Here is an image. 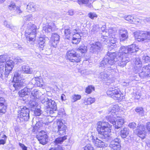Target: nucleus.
<instances>
[{"instance_id": "f257e3e1", "label": "nucleus", "mask_w": 150, "mask_h": 150, "mask_svg": "<svg viewBox=\"0 0 150 150\" xmlns=\"http://www.w3.org/2000/svg\"><path fill=\"white\" fill-rule=\"evenodd\" d=\"M119 53L120 50L119 52H113L109 55H106L101 62V66H104L108 70H113L115 68L114 64L117 59H118V65L122 67H124L129 62V57L127 55L126 56L125 54H123L120 55Z\"/></svg>"}, {"instance_id": "f03ea898", "label": "nucleus", "mask_w": 150, "mask_h": 150, "mask_svg": "<svg viewBox=\"0 0 150 150\" xmlns=\"http://www.w3.org/2000/svg\"><path fill=\"white\" fill-rule=\"evenodd\" d=\"M119 107L117 105H115L110 107L108 109V114L111 115L106 117V119L113 125L115 124V128L118 129L121 127L124 123V119L122 117H119L117 118L116 122L115 121V117L113 116L119 110Z\"/></svg>"}, {"instance_id": "7ed1b4c3", "label": "nucleus", "mask_w": 150, "mask_h": 150, "mask_svg": "<svg viewBox=\"0 0 150 150\" xmlns=\"http://www.w3.org/2000/svg\"><path fill=\"white\" fill-rule=\"evenodd\" d=\"M97 129L99 134H100V137L106 141L110 138V133L111 129V126L108 122L104 121H100L97 123Z\"/></svg>"}, {"instance_id": "20e7f679", "label": "nucleus", "mask_w": 150, "mask_h": 150, "mask_svg": "<svg viewBox=\"0 0 150 150\" xmlns=\"http://www.w3.org/2000/svg\"><path fill=\"white\" fill-rule=\"evenodd\" d=\"M41 101L44 105L45 112L47 114L52 115L58 111L56 110L57 105L54 100L49 99L46 97L42 95L41 97Z\"/></svg>"}, {"instance_id": "39448f33", "label": "nucleus", "mask_w": 150, "mask_h": 150, "mask_svg": "<svg viewBox=\"0 0 150 150\" xmlns=\"http://www.w3.org/2000/svg\"><path fill=\"white\" fill-rule=\"evenodd\" d=\"M37 32V27L36 25L30 23H28L25 31V36L27 40L29 41H35Z\"/></svg>"}, {"instance_id": "423d86ee", "label": "nucleus", "mask_w": 150, "mask_h": 150, "mask_svg": "<svg viewBox=\"0 0 150 150\" xmlns=\"http://www.w3.org/2000/svg\"><path fill=\"white\" fill-rule=\"evenodd\" d=\"M29 109L27 107H20L18 111L17 121L20 122L28 121L29 118Z\"/></svg>"}, {"instance_id": "0eeeda50", "label": "nucleus", "mask_w": 150, "mask_h": 150, "mask_svg": "<svg viewBox=\"0 0 150 150\" xmlns=\"http://www.w3.org/2000/svg\"><path fill=\"white\" fill-rule=\"evenodd\" d=\"M107 94L114 99H123V94H122L120 89L117 87H110L106 92Z\"/></svg>"}, {"instance_id": "6e6552de", "label": "nucleus", "mask_w": 150, "mask_h": 150, "mask_svg": "<svg viewBox=\"0 0 150 150\" xmlns=\"http://www.w3.org/2000/svg\"><path fill=\"white\" fill-rule=\"evenodd\" d=\"M139 50L138 46L134 44H132L128 46H122L120 48L119 54L120 55L121 54H125L126 56L127 55L129 57L130 53L136 52Z\"/></svg>"}, {"instance_id": "1a4fd4ad", "label": "nucleus", "mask_w": 150, "mask_h": 150, "mask_svg": "<svg viewBox=\"0 0 150 150\" xmlns=\"http://www.w3.org/2000/svg\"><path fill=\"white\" fill-rule=\"evenodd\" d=\"M135 39L138 41L146 42L150 39V31H137L134 34Z\"/></svg>"}, {"instance_id": "9d476101", "label": "nucleus", "mask_w": 150, "mask_h": 150, "mask_svg": "<svg viewBox=\"0 0 150 150\" xmlns=\"http://www.w3.org/2000/svg\"><path fill=\"white\" fill-rule=\"evenodd\" d=\"M113 31L112 28L109 30V33H108V35H105V36L103 35V39H101V41H103L105 44H107L108 43H110V44L112 45V44L114 45L117 42V38H115V35L114 34H112Z\"/></svg>"}, {"instance_id": "9b49d317", "label": "nucleus", "mask_w": 150, "mask_h": 150, "mask_svg": "<svg viewBox=\"0 0 150 150\" xmlns=\"http://www.w3.org/2000/svg\"><path fill=\"white\" fill-rule=\"evenodd\" d=\"M66 58L69 61L72 62H79L81 60V57L76 55V52L73 50L68 51L67 53Z\"/></svg>"}, {"instance_id": "f8f14e48", "label": "nucleus", "mask_w": 150, "mask_h": 150, "mask_svg": "<svg viewBox=\"0 0 150 150\" xmlns=\"http://www.w3.org/2000/svg\"><path fill=\"white\" fill-rule=\"evenodd\" d=\"M90 138L93 144L98 148L107 147L108 144L107 143L98 139L96 136L91 135Z\"/></svg>"}, {"instance_id": "ddd939ff", "label": "nucleus", "mask_w": 150, "mask_h": 150, "mask_svg": "<svg viewBox=\"0 0 150 150\" xmlns=\"http://www.w3.org/2000/svg\"><path fill=\"white\" fill-rule=\"evenodd\" d=\"M139 76L141 78L149 76H150V64L144 66L140 69L139 72Z\"/></svg>"}, {"instance_id": "4468645a", "label": "nucleus", "mask_w": 150, "mask_h": 150, "mask_svg": "<svg viewBox=\"0 0 150 150\" xmlns=\"http://www.w3.org/2000/svg\"><path fill=\"white\" fill-rule=\"evenodd\" d=\"M90 52L93 53H96L99 52L102 46L101 44L99 42L90 43Z\"/></svg>"}, {"instance_id": "2eb2a0df", "label": "nucleus", "mask_w": 150, "mask_h": 150, "mask_svg": "<svg viewBox=\"0 0 150 150\" xmlns=\"http://www.w3.org/2000/svg\"><path fill=\"white\" fill-rule=\"evenodd\" d=\"M34 87V84L30 82L29 84L23 89L19 91V96L21 97H24L25 96L30 94L32 88Z\"/></svg>"}, {"instance_id": "dca6fc26", "label": "nucleus", "mask_w": 150, "mask_h": 150, "mask_svg": "<svg viewBox=\"0 0 150 150\" xmlns=\"http://www.w3.org/2000/svg\"><path fill=\"white\" fill-rule=\"evenodd\" d=\"M56 122L57 126L58 134L64 135L66 133V126L63 123L61 119L57 120Z\"/></svg>"}, {"instance_id": "f3484780", "label": "nucleus", "mask_w": 150, "mask_h": 150, "mask_svg": "<svg viewBox=\"0 0 150 150\" xmlns=\"http://www.w3.org/2000/svg\"><path fill=\"white\" fill-rule=\"evenodd\" d=\"M120 142V139L118 138H116L112 140L109 145L111 150H120L121 147Z\"/></svg>"}, {"instance_id": "a211bd4d", "label": "nucleus", "mask_w": 150, "mask_h": 150, "mask_svg": "<svg viewBox=\"0 0 150 150\" xmlns=\"http://www.w3.org/2000/svg\"><path fill=\"white\" fill-rule=\"evenodd\" d=\"M134 132L142 139H144L146 136L145 127L143 125L137 126Z\"/></svg>"}, {"instance_id": "6ab92c4d", "label": "nucleus", "mask_w": 150, "mask_h": 150, "mask_svg": "<svg viewBox=\"0 0 150 150\" xmlns=\"http://www.w3.org/2000/svg\"><path fill=\"white\" fill-rule=\"evenodd\" d=\"M101 64V62H100ZM100 66L101 67L105 68V69H104V70L103 71L101 72L100 75L99 76V78L101 79V80H105L108 78L109 76L110 75L111 72L113 71V70H110L108 69V68H106L104 66H102L101 65Z\"/></svg>"}, {"instance_id": "aec40b11", "label": "nucleus", "mask_w": 150, "mask_h": 150, "mask_svg": "<svg viewBox=\"0 0 150 150\" xmlns=\"http://www.w3.org/2000/svg\"><path fill=\"white\" fill-rule=\"evenodd\" d=\"M134 71L135 73H138L142 67V62L139 57L136 58L133 61Z\"/></svg>"}, {"instance_id": "412c9836", "label": "nucleus", "mask_w": 150, "mask_h": 150, "mask_svg": "<svg viewBox=\"0 0 150 150\" xmlns=\"http://www.w3.org/2000/svg\"><path fill=\"white\" fill-rule=\"evenodd\" d=\"M8 8L9 10L13 11L14 15H16V14L20 15L22 12L20 7L16 6L15 4L12 2L8 6Z\"/></svg>"}, {"instance_id": "4be33fe9", "label": "nucleus", "mask_w": 150, "mask_h": 150, "mask_svg": "<svg viewBox=\"0 0 150 150\" xmlns=\"http://www.w3.org/2000/svg\"><path fill=\"white\" fill-rule=\"evenodd\" d=\"M14 81L15 82L13 84V86L16 90L20 89L21 87L25 86L26 84L25 80L23 79L15 80Z\"/></svg>"}, {"instance_id": "5701e85b", "label": "nucleus", "mask_w": 150, "mask_h": 150, "mask_svg": "<svg viewBox=\"0 0 150 150\" xmlns=\"http://www.w3.org/2000/svg\"><path fill=\"white\" fill-rule=\"evenodd\" d=\"M59 36L56 33H52L50 41L52 45L54 47H56L59 42Z\"/></svg>"}, {"instance_id": "b1692460", "label": "nucleus", "mask_w": 150, "mask_h": 150, "mask_svg": "<svg viewBox=\"0 0 150 150\" xmlns=\"http://www.w3.org/2000/svg\"><path fill=\"white\" fill-rule=\"evenodd\" d=\"M119 34L120 35V40L121 41H124L128 38V32L125 29H122L119 30Z\"/></svg>"}, {"instance_id": "393cba45", "label": "nucleus", "mask_w": 150, "mask_h": 150, "mask_svg": "<svg viewBox=\"0 0 150 150\" xmlns=\"http://www.w3.org/2000/svg\"><path fill=\"white\" fill-rule=\"evenodd\" d=\"M14 63L13 61L8 60L7 61L5 64V70L8 73L12 70L14 66Z\"/></svg>"}, {"instance_id": "a878e982", "label": "nucleus", "mask_w": 150, "mask_h": 150, "mask_svg": "<svg viewBox=\"0 0 150 150\" xmlns=\"http://www.w3.org/2000/svg\"><path fill=\"white\" fill-rule=\"evenodd\" d=\"M41 92L37 89H35L32 91L30 98L31 99L36 100L38 99L40 97H41Z\"/></svg>"}, {"instance_id": "bb28decb", "label": "nucleus", "mask_w": 150, "mask_h": 150, "mask_svg": "<svg viewBox=\"0 0 150 150\" xmlns=\"http://www.w3.org/2000/svg\"><path fill=\"white\" fill-rule=\"evenodd\" d=\"M56 26L53 23H50L43 28V30L46 33H48L54 30L56 28Z\"/></svg>"}, {"instance_id": "cd10ccee", "label": "nucleus", "mask_w": 150, "mask_h": 150, "mask_svg": "<svg viewBox=\"0 0 150 150\" xmlns=\"http://www.w3.org/2000/svg\"><path fill=\"white\" fill-rule=\"evenodd\" d=\"M42 79L39 77H35L32 79L31 81V84H33V81H35V83L37 86L39 87H42L44 85V83L42 82Z\"/></svg>"}, {"instance_id": "c85d7f7f", "label": "nucleus", "mask_w": 150, "mask_h": 150, "mask_svg": "<svg viewBox=\"0 0 150 150\" xmlns=\"http://www.w3.org/2000/svg\"><path fill=\"white\" fill-rule=\"evenodd\" d=\"M38 104L36 100L31 99L29 102L28 106L29 108L32 111H33L38 107Z\"/></svg>"}, {"instance_id": "c756f323", "label": "nucleus", "mask_w": 150, "mask_h": 150, "mask_svg": "<svg viewBox=\"0 0 150 150\" xmlns=\"http://www.w3.org/2000/svg\"><path fill=\"white\" fill-rule=\"evenodd\" d=\"M129 132V129L127 127H125L120 131V135L122 138H125L128 136Z\"/></svg>"}, {"instance_id": "7c9ffc66", "label": "nucleus", "mask_w": 150, "mask_h": 150, "mask_svg": "<svg viewBox=\"0 0 150 150\" xmlns=\"http://www.w3.org/2000/svg\"><path fill=\"white\" fill-rule=\"evenodd\" d=\"M81 36L79 33H76L73 34L72 38V42L74 44L79 43L80 41Z\"/></svg>"}, {"instance_id": "2f4dec72", "label": "nucleus", "mask_w": 150, "mask_h": 150, "mask_svg": "<svg viewBox=\"0 0 150 150\" xmlns=\"http://www.w3.org/2000/svg\"><path fill=\"white\" fill-rule=\"evenodd\" d=\"M95 101V98H88L84 99L83 103L85 105H91Z\"/></svg>"}, {"instance_id": "473e14b6", "label": "nucleus", "mask_w": 150, "mask_h": 150, "mask_svg": "<svg viewBox=\"0 0 150 150\" xmlns=\"http://www.w3.org/2000/svg\"><path fill=\"white\" fill-rule=\"evenodd\" d=\"M22 71L24 73L27 74H31L32 71L28 65H23L22 67Z\"/></svg>"}, {"instance_id": "72a5a7b5", "label": "nucleus", "mask_w": 150, "mask_h": 150, "mask_svg": "<svg viewBox=\"0 0 150 150\" xmlns=\"http://www.w3.org/2000/svg\"><path fill=\"white\" fill-rule=\"evenodd\" d=\"M45 39L42 37L39 38L38 40V43L40 48V50H42L45 45Z\"/></svg>"}, {"instance_id": "f704fd0d", "label": "nucleus", "mask_w": 150, "mask_h": 150, "mask_svg": "<svg viewBox=\"0 0 150 150\" xmlns=\"http://www.w3.org/2000/svg\"><path fill=\"white\" fill-rule=\"evenodd\" d=\"M77 50L82 53H85L87 50V47L84 44H82L79 46Z\"/></svg>"}, {"instance_id": "c9c22d12", "label": "nucleus", "mask_w": 150, "mask_h": 150, "mask_svg": "<svg viewBox=\"0 0 150 150\" xmlns=\"http://www.w3.org/2000/svg\"><path fill=\"white\" fill-rule=\"evenodd\" d=\"M23 76L21 75V71H18L15 72L13 78V80L15 81L22 79Z\"/></svg>"}, {"instance_id": "e433bc0d", "label": "nucleus", "mask_w": 150, "mask_h": 150, "mask_svg": "<svg viewBox=\"0 0 150 150\" xmlns=\"http://www.w3.org/2000/svg\"><path fill=\"white\" fill-rule=\"evenodd\" d=\"M27 8L30 12H34L36 10L35 5L31 3L28 4L27 6Z\"/></svg>"}, {"instance_id": "4c0bfd02", "label": "nucleus", "mask_w": 150, "mask_h": 150, "mask_svg": "<svg viewBox=\"0 0 150 150\" xmlns=\"http://www.w3.org/2000/svg\"><path fill=\"white\" fill-rule=\"evenodd\" d=\"M64 34L67 39H69L70 38L71 34V31L69 28H67L64 30Z\"/></svg>"}, {"instance_id": "58836bf2", "label": "nucleus", "mask_w": 150, "mask_h": 150, "mask_svg": "<svg viewBox=\"0 0 150 150\" xmlns=\"http://www.w3.org/2000/svg\"><path fill=\"white\" fill-rule=\"evenodd\" d=\"M100 30V27L98 25H94L92 27L91 30V34L95 33L98 32Z\"/></svg>"}, {"instance_id": "ea45409f", "label": "nucleus", "mask_w": 150, "mask_h": 150, "mask_svg": "<svg viewBox=\"0 0 150 150\" xmlns=\"http://www.w3.org/2000/svg\"><path fill=\"white\" fill-rule=\"evenodd\" d=\"M89 0H78V3L79 4H86V6L89 8H91L92 6L91 4L89 3Z\"/></svg>"}, {"instance_id": "a19ab883", "label": "nucleus", "mask_w": 150, "mask_h": 150, "mask_svg": "<svg viewBox=\"0 0 150 150\" xmlns=\"http://www.w3.org/2000/svg\"><path fill=\"white\" fill-rule=\"evenodd\" d=\"M67 139V137L64 136L62 137L57 138L54 141V143L57 144H61L64 140Z\"/></svg>"}, {"instance_id": "79ce46f5", "label": "nucleus", "mask_w": 150, "mask_h": 150, "mask_svg": "<svg viewBox=\"0 0 150 150\" xmlns=\"http://www.w3.org/2000/svg\"><path fill=\"white\" fill-rule=\"evenodd\" d=\"M81 98V96L80 95L74 94L71 97V101L72 102H74L78 100H80Z\"/></svg>"}, {"instance_id": "37998d69", "label": "nucleus", "mask_w": 150, "mask_h": 150, "mask_svg": "<svg viewBox=\"0 0 150 150\" xmlns=\"http://www.w3.org/2000/svg\"><path fill=\"white\" fill-rule=\"evenodd\" d=\"M47 137V136H46L45 138L44 137H42L41 138V139H38L40 144L44 145L47 143L48 140Z\"/></svg>"}, {"instance_id": "c03bdc74", "label": "nucleus", "mask_w": 150, "mask_h": 150, "mask_svg": "<svg viewBox=\"0 0 150 150\" xmlns=\"http://www.w3.org/2000/svg\"><path fill=\"white\" fill-rule=\"evenodd\" d=\"M135 111L139 113V115L141 116H143L144 115V111L142 107H137L135 109Z\"/></svg>"}, {"instance_id": "a18cd8bd", "label": "nucleus", "mask_w": 150, "mask_h": 150, "mask_svg": "<svg viewBox=\"0 0 150 150\" xmlns=\"http://www.w3.org/2000/svg\"><path fill=\"white\" fill-rule=\"evenodd\" d=\"M47 136V135L45 132H44L43 131H41L37 136V139H41V138L42 137H44L45 138Z\"/></svg>"}, {"instance_id": "49530a36", "label": "nucleus", "mask_w": 150, "mask_h": 150, "mask_svg": "<svg viewBox=\"0 0 150 150\" xmlns=\"http://www.w3.org/2000/svg\"><path fill=\"white\" fill-rule=\"evenodd\" d=\"M94 87L92 86H89L86 89L85 92L88 93H90L93 91H94Z\"/></svg>"}, {"instance_id": "de8ad7c7", "label": "nucleus", "mask_w": 150, "mask_h": 150, "mask_svg": "<svg viewBox=\"0 0 150 150\" xmlns=\"http://www.w3.org/2000/svg\"><path fill=\"white\" fill-rule=\"evenodd\" d=\"M6 107L4 104L0 103V113H4L6 111Z\"/></svg>"}, {"instance_id": "09e8293b", "label": "nucleus", "mask_w": 150, "mask_h": 150, "mask_svg": "<svg viewBox=\"0 0 150 150\" xmlns=\"http://www.w3.org/2000/svg\"><path fill=\"white\" fill-rule=\"evenodd\" d=\"M134 17L131 16H128L125 17V19L130 23H132Z\"/></svg>"}, {"instance_id": "8fccbe9b", "label": "nucleus", "mask_w": 150, "mask_h": 150, "mask_svg": "<svg viewBox=\"0 0 150 150\" xmlns=\"http://www.w3.org/2000/svg\"><path fill=\"white\" fill-rule=\"evenodd\" d=\"M88 16L92 19H93L94 18H96L97 17V15L94 12L89 13Z\"/></svg>"}, {"instance_id": "3c124183", "label": "nucleus", "mask_w": 150, "mask_h": 150, "mask_svg": "<svg viewBox=\"0 0 150 150\" xmlns=\"http://www.w3.org/2000/svg\"><path fill=\"white\" fill-rule=\"evenodd\" d=\"M84 150H93V148L92 145L88 144L84 147Z\"/></svg>"}, {"instance_id": "603ef678", "label": "nucleus", "mask_w": 150, "mask_h": 150, "mask_svg": "<svg viewBox=\"0 0 150 150\" xmlns=\"http://www.w3.org/2000/svg\"><path fill=\"white\" fill-rule=\"evenodd\" d=\"M34 114L36 116H39L41 114V110L39 108H36L34 110Z\"/></svg>"}, {"instance_id": "864d4df0", "label": "nucleus", "mask_w": 150, "mask_h": 150, "mask_svg": "<svg viewBox=\"0 0 150 150\" xmlns=\"http://www.w3.org/2000/svg\"><path fill=\"white\" fill-rule=\"evenodd\" d=\"M142 22V20L140 19L137 18H134L133 23L136 24L137 23H141Z\"/></svg>"}, {"instance_id": "5fc2aeb1", "label": "nucleus", "mask_w": 150, "mask_h": 150, "mask_svg": "<svg viewBox=\"0 0 150 150\" xmlns=\"http://www.w3.org/2000/svg\"><path fill=\"white\" fill-rule=\"evenodd\" d=\"M142 59L146 63L150 61V57L148 56H144L142 58Z\"/></svg>"}, {"instance_id": "6e6d98bb", "label": "nucleus", "mask_w": 150, "mask_h": 150, "mask_svg": "<svg viewBox=\"0 0 150 150\" xmlns=\"http://www.w3.org/2000/svg\"><path fill=\"white\" fill-rule=\"evenodd\" d=\"M128 126L130 128L134 129L136 127V124L134 122H132L130 123Z\"/></svg>"}, {"instance_id": "4d7b16f0", "label": "nucleus", "mask_w": 150, "mask_h": 150, "mask_svg": "<svg viewBox=\"0 0 150 150\" xmlns=\"http://www.w3.org/2000/svg\"><path fill=\"white\" fill-rule=\"evenodd\" d=\"M4 71V66H0V77L2 78L3 76V74Z\"/></svg>"}, {"instance_id": "13d9d810", "label": "nucleus", "mask_w": 150, "mask_h": 150, "mask_svg": "<svg viewBox=\"0 0 150 150\" xmlns=\"http://www.w3.org/2000/svg\"><path fill=\"white\" fill-rule=\"evenodd\" d=\"M49 150H63V149L61 146H58L57 147L51 148Z\"/></svg>"}, {"instance_id": "bf43d9fd", "label": "nucleus", "mask_w": 150, "mask_h": 150, "mask_svg": "<svg viewBox=\"0 0 150 150\" xmlns=\"http://www.w3.org/2000/svg\"><path fill=\"white\" fill-rule=\"evenodd\" d=\"M19 145L23 150H27V147L24 144L21 143H19Z\"/></svg>"}, {"instance_id": "052dcab7", "label": "nucleus", "mask_w": 150, "mask_h": 150, "mask_svg": "<svg viewBox=\"0 0 150 150\" xmlns=\"http://www.w3.org/2000/svg\"><path fill=\"white\" fill-rule=\"evenodd\" d=\"M4 25L7 28H8L10 27V25L9 24H8V23L6 21H5L3 23Z\"/></svg>"}, {"instance_id": "680f3d73", "label": "nucleus", "mask_w": 150, "mask_h": 150, "mask_svg": "<svg viewBox=\"0 0 150 150\" xmlns=\"http://www.w3.org/2000/svg\"><path fill=\"white\" fill-rule=\"evenodd\" d=\"M30 19L31 16H25L23 18V19L26 21H29Z\"/></svg>"}, {"instance_id": "e2e57ef3", "label": "nucleus", "mask_w": 150, "mask_h": 150, "mask_svg": "<svg viewBox=\"0 0 150 150\" xmlns=\"http://www.w3.org/2000/svg\"><path fill=\"white\" fill-rule=\"evenodd\" d=\"M5 102V99L4 98L2 97L0 98V103L2 104H4Z\"/></svg>"}, {"instance_id": "0e129e2a", "label": "nucleus", "mask_w": 150, "mask_h": 150, "mask_svg": "<svg viewBox=\"0 0 150 150\" xmlns=\"http://www.w3.org/2000/svg\"><path fill=\"white\" fill-rule=\"evenodd\" d=\"M68 13V14L70 16H72L74 14V11L72 10H69Z\"/></svg>"}, {"instance_id": "69168bd1", "label": "nucleus", "mask_w": 150, "mask_h": 150, "mask_svg": "<svg viewBox=\"0 0 150 150\" xmlns=\"http://www.w3.org/2000/svg\"><path fill=\"white\" fill-rule=\"evenodd\" d=\"M6 141L4 139H1L0 140V145L4 144L6 143Z\"/></svg>"}, {"instance_id": "338daca9", "label": "nucleus", "mask_w": 150, "mask_h": 150, "mask_svg": "<svg viewBox=\"0 0 150 150\" xmlns=\"http://www.w3.org/2000/svg\"><path fill=\"white\" fill-rule=\"evenodd\" d=\"M146 127L149 131H150V122L147 123L146 125Z\"/></svg>"}, {"instance_id": "774afa93", "label": "nucleus", "mask_w": 150, "mask_h": 150, "mask_svg": "<svg viewBox=\"0 0 150 150\" xmlns=\"http://www.w3.org/2000/svg\"><path fill=\"white\" fill-rule=\"evenodd\" d=\"M18 49L24 51L25 49L23 47H22L21 45H20L18 47Z\"/></svg>"}]
</instances>
